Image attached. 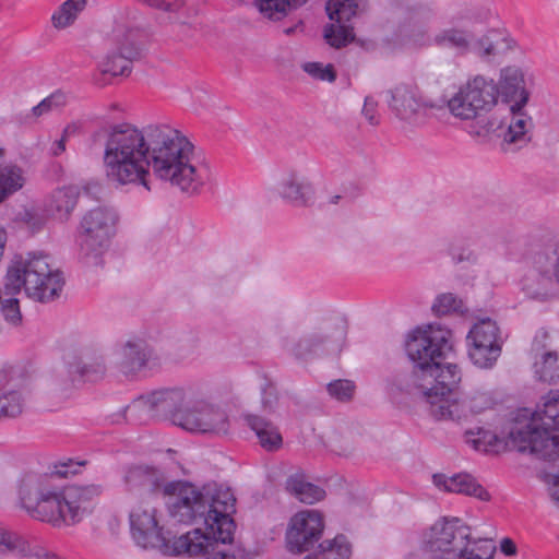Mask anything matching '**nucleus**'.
<instances>
[{"label": "nucleus", "mask_w": 559, "mask_h": 559, "mask_svg": "<svg viewBox=\"0 0 559 559\" xmlns=\"http://www.w3.org/2000/svg\"><path fill=\"white\" fill-rule=\"evenodd\" d=\"M165 493L173 495L170 512L174 518L185 523L200 518L204 527L173 540L170 533L159 525L156 509L140 504L129 515L132 537L139 546L156 548L165 555L198 554L210 538L223 542L229 538L236 502L229 489L204 488L200 491L191 484L176 483L166 485Z\"/></svg>", "instance_id": "f03ea898"}, {"label": "nucleus", "mask_w": 559, "mask_h": 559, "mask_svg": "<svg viewBox=\"0 0 559 559\" xmlns=\"http://www.w3.org/2000/svg\"><path fill=\"white\" fill-rule=\"evenodd\" d=\"M500 90L502 95L513 104L510 106V117L495 128L496 122L491 119L477 121L469 133L474 136H487L489 133L500 129L498 134L502 138L504 151H515L525 146L532 139L534 128L533 119L523 110L530 93L525 88L524 75L520 69L506 68L501 71Z\"/></svg>", "instance_id": "39448f33"}, {"label": "nucleus", "mask_w": 559, "mask_h": 559, "mask_svg": "<svg viewBox=\"0 0 559 559\" xmlns=\"http://www.w3.org/2000/svg\"><path fill=\"white\" fill-rule=\"evenodd\" d=\"M117 221L116 211L109 206H96L82 216L79 227L80 259L86 265H102Z\"/></svg>", "instance_id": "9d476101"}, {"label": "nucleus", "mask_w": 559, "mask_h": 559, "mask_svg": "<svg viewBox=\"0 0 559 559\" xmlns=\"http://www.w3.org/2000/svg\"><path fill=\"white\" fill-rule=\"evenodd\" d=\"M67 372L71 382L79 379L95 381L105 374L106 364L100 355L85 357L84 360L78 362H68Z\"/></svg>", "instance_id": "cd10ccee"}, {"label": "nucleus", "mask_w": 559, "mask_h": 559, "mask_svg": "<svg viewBox=\"0 0 559 559\" xmlns=\"http://www.w3.org/2000/svg\"><path fill=\"white\" fill-rule=\"evenodd\" d=\"M10 556L16 559H58L48 550L33 545L25 535L0 524V559Z\"/></svg>", "instance_id": "aec40b11"}, {"label": "nucleus", "mask_w": 559, "mask_h": 559, "mask_svg": "<svg viewBox=\"0 0 559 559\" xmlns=\"http://www.w3.org/2000/svg\"><path fill=\"white\" fill-rule=\"evenodd\" d=\"M533 372L537 381L556 384L559 382V334L539 330L532 343Z\"/></svg>", "instance_id": "4468645a"}, {"label": "nucleus", "mask_w": 559, "mask_h": 559, "mask_svg": "<svg viewBox=\"0 0 559 559\" xmlns=\"http://www.w3.org/2000/svg\"><path fill=\"white\" fill-rule=\"evenodd\" d=\"M545 483L548 487V493L551 501L559 509V473L547 474L545 476Z\"/></svg>", "instance_id": "3c124183"}, {"label": "nucleus", "mask_w": 559, "mask_h": 559, "mask_svg": "<svg viewBox=\"0 0 559 559\" xmlns=\"http://www.w3.org/2000/svg\"><path fill=\"white\" fill-rule=\"evenodd\" d=\"M142 48L136 41V33H117L115 46L98 62L100 74L110 76H128L132 64L141 58Z\"/></svg>", "instance_id": "dca6fc26"}, {"label": "nucleus", "mask_w": 559, "mask_h": 559, "mask_svg": "<svg viewBox=\"0 0 559 559\" xmlns=\"http://www.w3.org/2000/svg\"><path fill=\"white\" fill-rule=\"evenodd\" d=\"M346 335V326L340 322L321 325L305 334L293 344L288 352L297 359H307L324 353L335 352L341 348Z\"/></svg>", "instance_id": "2eb2a0df"}, {"label": "nucleus", "mask_w": 559, "mask_h": 559, "mask_svg": "<svg viewBox=\"0 0 559 559\" xmlns=\"http://www.w3.org/2000/svg\"><path fill=\"white\" fill-rule=\"evenodd\" d=\"M320 550L305 559H348L350 546L345 536L338 535L332 540H324L319 545Z\"/></svg>", "instance_id": "e433bc0d"}, {"label": "nucleus", "mask_w": 559, "mask_h": 559, "mask_svg": "<svg viewBox=\"0 0 559 559\" xmlns=\"http://www.w3.org/2000/svg\"><path fill=\"white\" fill-rule=\"evenodd\" d=\"M545 254L552 270V275L559 286V240H550L543 246Z\"/></svg>", "instance_id": "de8ad7c7"}, {"label": "nucleus", "mask_w": 559, "mask_h": 559, "mask_svg": "<svg viewBox=\"0 0 559 559\" xmlns=\"http://www.w3.org/2000/svg\"><path fill=\"white\" fill-rule=\"evenodd\" d=\"M471 99L477 106L478 110L488 111L496 105L499 88L493 80H487L484 76H475L464 84Z\"/></svg>", "instance_id": "a878e982"}, {"label": "nucleus", "mask_w": 559, "mask_h": 559, "mask_svg": "<svg viewBox=\"0 0 559 559\" xmlns=\"http://www.w3.org/2000/svg\"><path fill=\"white\" fill-rule=\"evenodd\" d=\"M424 558L491 559V539L472 538L471 528L457 518L437 521L424 537Z\"/></svg>", "instance_id": "6e6552de"}, {"label": "nucleus", "mask_w": 559, "mask_h": 559, "mask_svg": "<svg viewBox=\"0 0 559 559\" xmlns=\"http://www.w3.org/2000/svg\"><path fill=\"white\" fill-rule=\"evenodd\" d=\"M236 525L233 521V528L230 530V536L226 540H221L218 538H210L206 540V544L204 545V549L198 554H189L190 556H199L203 555L206 556V559H238L237 556L233 552L230 554L226 548V544H230L234 538V532H235Z\"/></svg>", "instance_id": "ea45409f"}, {"label": "nucleus", "mask_w": 559, "mask_h": 559, "mask_svg": "<svg viewBox=\"0 0 559 559\" xmlns=\"http://www.w3.org/2000/svg\"><path fill=\"white\" fill-rule=\"evenodd\" d=\"M269 395H272V394L270 393ZM272 403H273V401H272L271 396H267V397L264 396L262 400V404H263L264 408H272Z\"/></svg>", "instance_id": "5fc2aeb1"}, {"label": "nucleus", "mask_w": 559, "mask_h": 559, "mask_svg": "<svg viewBox=\"0 0 559 559\" xmlns=\"http://www.w3.org/2000/svg\"><path fill=\"white\" fill-rule=\"evenodd\" d=\"M3 157H4V152L2 148H0V166L2 165Z\"/></svg>", "instance_id": "13d9d810"}, {"label": "nucleus", "mask_w": 559, "mask_h": 559, "mask_svg": "<svg viewBox=\"0 0 559 559\" xmlns=\"http://www.w3.org/2000/svg\"><path fill=\"white\" fill-rule=\"evenodd\" d=\"M362 115L365 119L369 122V124H379L380 117L378 114V102L372 96H367L365 98Z\"/></svg>", "instance_id": "8fccbe9b"}, {"label": "nucleus", "mask_w": 559, "mask_h": 559, "mask_svg": "<svg viewBox=\"0 0 559 559\" xmlns=\"http://www.w3.org/2000/svg\"><path fill=\"white\" fill-rule=\"evenodd\" d=\"M176 420L182 429L197 433H226L229 421L226 413L204 400H189L183 415Z\"/></svg>", "instance_id": "ddd939ff"}, {"label": "nucleus", "mask_w": 559, "mask_h": 559, "mask_svg": "<svg viewBox=\"0 0 559 559\" xmlns=\"http://www.w3.org/2000/svg\"><path fill=\"white\" fill-rule=\"evenodd\" d=\"M461 382V371L454 364L443 365L441 360L432 364L429 371L416 376L412 381L401 383V391L419 393L429 405V413L438 420L467 418L464 404L455 397L454 390Z\"/></svg>", "instance_id": "0eeeda50"}, {"label": "nucleus", "mask_w": 559, "mask_h": 559, "mask_svg": "<svg viewBox=\"0 0 559 559\" xmlns=\"http://www.w3.org/2000/svg\"><path fill=\"white\" fill-rule=\"evenodd\" d=\"M2 313L5 321L12 325H17L22 321L19 300L16 298H9L2 302Z\"/></svg>", "instance_id": "09e8293b"}, {"label": "nucleus", "mask_w": 559, "mask_h": 559, "mask_svg": "<svg viewBox=\"0 0 559 559\" xmlns=\"http://www.w3.org/2000/svg\"><path fill=\"white\" fill-rule=\"evenodd\" d=\"M323 528V518L319 511L305 510L296 513L286 532L287 549L295 554L310 550L321 538Z\"/></svg>", "instance_id": "f3484780"}, {"label": "nucleus", "mask_w": 559, "mask_h": 559, "mask_svg": "<svg viewBox=\"0 0 559 559\" xmlns=\"http://www.w3.org/2000/svg\"><path fill=\"white\" fill-rule=\"evenodd\" d=\"M432 480L436 487L448 492L464 493L483 501L490 499L488 491L473 476L466 473L456 474L451 477L444 474H435Z\"/></svg>", "instance_id": "b1692460"}, {"label": "nucleus", "mask_w": 559, "mask_h": 559, "mask_svg": "<svg viewBox=\"0 0 559 559\" xmlns=\"http://www.w3.org/2000/svg\"><path fill=\"white\" fill-rule=\"evenodd\" d=\"M307 1L308 0H255V5L265 17L280 20L286 14L287 7H299Z\"/></svg>", "instance_id": "58836bf2"}, {"label": "nucleus", "mask_w": 559, "mask_h": 559, "mask_svg": "<svg viewBox=\"0 0 559 559\" xmlns=\"http://www.w3.org/2000/svg\"><path fill=\"white\" fill-rule=\"evenodd\" d=\"M123 483L129 492L147 496L159 491L164 486V474L152 466L135 465L127 469Z\"/></svg>", "instance_id": "5701e85b"}, {"label": "nucleus", "mask_w": 559, "mask_h": 559, "mask_svg": "<svg viewBox=\"0 0 559 559\" xmlns=\"http://www.w3.org/2000/svg\"><path fill=\"white\" fill-rule=\"evenodd\" d=\"M246 421L248 426L255 432L260 444L264 449L274 451L282 445V436L271 421L257 415L246 416Z\"/></svg>", "instance_id": "c85d7f7f"}, {"label": "nucleus", "mask_w": 559, "mask_h": 559, "mask_svg": "<svg viewBox=\"0 0 559 559\" xmlns=\"http://www.w3.org/2000/svg\"><path fill=\"white\" fill-rule=\"evenodd\" d=\"M466 338L467 342L500 345V347H502L503 344L497 323L489 318L476 322L469 330Z\"/></svg>", "instance_id": "2f4dec72"}, {"label": "nucleus", "mask_w": 559, "mask_h": 559, "mask_svg": "<svg viewBox=\"0 0 559 559\" xmlns=\"http://www.w3.org/2000/svg\"><path fill=\"white\" fill-rule=\"evenodd\" d=\"M471 99L464 85L448 100L442 102L451 115L461 120L477 119L480 115L477 106Z\"/></svg>", "instance_id": "c756f323"}, {"label": "nucleus", "mask_w": 559, "mask_h": 559, "mask_svg": "<svg viewBox=\"0 0 559 559\" xmlns=\"http://www.w3.org/2000/svg\"><path fill=\"white\" fill-rule=\"evenodd\" d=\"M190 399L180 389H169L140 396L111 419L114 424L123 421L145 423L150 418L169 419L176 426L177 415H183Z\"/></svg>", "instance_id": "9b49d317"}, {"label": "nucleus", "mask_w": 559, "mask_h": 559, "mask_svg": "<svg viewBox=\"0 0 559 559\" xmlns=\"http://www.w3.org/2000/svg\"><path fill=\"white\" fill-rule=\"evenodd\" d=\"M391 112L411 126L425 124L430 117L444 109L443 103L427 98L417 84L399 83L385 92Z\"/></svg>", "instance_id": "f8f14e48"}, {"label": "nucleus", "mask_w": 559, "mask_h": 559, "mask_svg": "<svg viewBox=\"0 0 559 559\" xmlns=\"http://www.w3.org/2000/svg\"><path fill=\"white\" fill-rule=\"evenodd\" d=\"M64 281L62 273L52 265L44 252L16 254L11 260L4 277V292L15 295L22 289L36 301L48 302L59 297Z\"/></svg>", "instance_id": "423d86ee"}, {"label": "nucleus", "mask_w": 559, "mask_h": 559, "mask_svg": "<svg viewBox=\"0 0 559 559\" xmlns=\"http://www.w3.org/2000/svg\"><path fill=\"white\" fill-rule=\"evenodd\" d=\"M87 0H67L52 14L51 22L56 28L62 29L74 23L78 15L85 9Z\"/></svg>", "instance_id": "4c0bfd02"}, {"label": "nucleus", "mask_w": 559, "mask_h": 559, "mask_svg": "<svg viewBox=\"0 0 559 559\" xmlns=\"http://www.w3.org/2000/svg\"><path fill=\"white\" fill-rule=\"evenodd\" d=\"M23 406L24 397L21 391L8 390L0 392V419L20 415Z\"/></svg>", "instance_id": "79ce46f5"}, {"label": "nucleus", "mask_w": 559, "mask_h": 559, "mask_svg": "<svg viewBox=\"0 0 559 559\" xmlns=\"http://www.w3.org/2000/svg\"><path fill=\"white\" fill-rule=\"evenodd\" d=\"M510 40L500 32L490 31L485 36L474 41L472 37L471 50L480 57H490L510 49Z\"/></svg>", "instance_id": "7c9ffc66"}, {"label": "nucleus", "mask_w": 559, "mask_h": 559, "mask_svg": "<svg viewBox=\"0 0 559 559\" xmlns=\"http://www.w3.org/2000/svg\"><path fill=\"white\" fill-rule=\"evenodd\" d=\"M286 490L302 503L313 504L325 497L321 487L308 481L304 472H296L286 479Z\"/></svg>", "instance_id": "bb28decb"}, {"label": "nucleus", "mask_w": 559, "mask_h": 559, "mask_svg": "<svg viewBox=\"0 0 559 559\" xmlns=\"http://www.w3.org/2000/svg\"><path fill=\"white\" fill-rule=\"evenodd\" d=\"M468 343V357L471 361L478 368H492L501 355L502 347L500 345H486L484 343Z\"/></svg>", "instance_id": "72a5a7b5"}, {"label": "nucleus", "mask_w": 559, "mask_h": 559, "mask_svg": "<svg viewBox=\"0 0 559 559\" xmlns=\"http://www.w3.org/2000/svg\"><path fill=\"white\" fill-rule=\"evenodd\" d=\"M79 197L80 190L76 186L58 188L46 200V212L55 219L64 222L74 211Z\"/></svg>", "instance_id": "393cba45"}, {"label": "nucleus", "mask_w": 559, "mask_h": 559, "mask_svg": "<svg viewBox=\"0 0 559 559\" xmlns=\"http://www.w3.org/2000/svg\"><path fill=\"white\" fill-rule=\"evenodd\" d=\"M432 43L439 47L453 48L465 53L471 50L472 34L457 28L442 29L435 35Z\"/></svg>", "instance_id": "473e14b6"}, {"label": "nucleus", "mask_w": 559, "mask_h": 559, "mask_svg": "<svg viewBox=\"0 0 559 559\" xmlns=\"http://www.w3.org/2000/svg\"><path fill=\"white\" fill-rule=\"evenodd\" d=\"M329 394L337 401H349L355 392L354 382L345 379L332 381L326 386Z\"/></svg>", "instance_id": "c03bdc74"}, {"label": "nucleus", "mask_w": 559, "mask_h": 559, "mask_svg": "<svg viewBox=\"0 0 559 559\" xmlns=\"http://www.w3.org/2000/svg\"><path fill=\"white\" fill-rule=\"evenodd\" d=\"M532 272L521 281V289L532 300L549 301L557 296V282L543 247L532 255Z\"/></svg>", "instance_id": "a211bd4d"}, {"label": "nucleus", "mask_w": 559, "mask_h": 559, "mask_svg": "<svg viewBox=\"0 0 559 559\" xmlns=\"http://www.w3.org/2000/svg\"><path fill=\"white\" fill-rule=\"evenodd\" d=\"M60 473H61V474H63V475H66V476L68 475V471H66V472H60Z\"/></svg>", "instance_id": "bf43d9fd"}, {"label": "nucleus", "mask_w": 559, "mask_h": 559, "mask_svg": "<svg viewBox=\"0 0 559 559\" xmlns=\"http://www.w3.org/2000/svg\"><path fill=\"white\" fill-rule=\"evenodd\" d=\"M117 366L123 374H135L153 357L152 347L142 338H130L116 350Z\"/></svg>", "instance_id": "4be33fe9"}, {"label": "nucleus", "mask_w": 559, "mask_h": 559, "mask_svg": "<svg viewBox=\"0 0 559 559\" xmlns=\"http://www.w3.org/2000/svg\"><path fill=\"white\" fill-rule=\"evenodd\" d=\"M466 442L483 452H498L504 445L502 438L484 428L466 431Z\"/></svg>", "instance_id": "c9c22d12"}, {"label": "nucleus", "mask_w": 559, "mask_h": 559, "mask_svg": "<svg viewBox=\"0 0 559 559\" xmlns=\"http://www.w3.org/2000/svg\"><path fill=\"white\" fill-rule=\"evenodd\" d=\"M500 549L501 551L507 556L515 555L516 552V546L510 538H503L500 543Z\"/></svg>", "instance_id": "864d4df0"}, {"label": "nucleus", "mask_w": 559, "mask_h": 559, "mask_svg": "<svg viewBox=\"0 0 559 559\" xmlns=\"http://www.w3.org/2000/svg\"><path fill=\"white\" fill-rule=\"evenodd\" d=\"M452 347V332L445 328L429 324L425 329L414 330L405 343V350L414 364V369L411 373L395 377L394 383L397 389H401V383L414 380L416 376H421L426 370L429 371L431 365L445 358Z\"/></svg>", "instance_id": "1a4fd4ad"}, {"label": "nucleus", "mask_w": 559, "mask_h": 559, "mask_svg": "<svg viewBox=\"0 0 559 559\" xmlns=\"http://www.w3.org/2000/svg\"><path fill=\"white\" fill-rule=\"evenodd\" d=\"M280 197L295 206H309L313 202L314 188L299 170H287L278 183Z\"/></svg>", "instance_id": "412c9836"}, {"label": "nucleus", "mask_w": 559, "mask_h": 559, "mask_svg": "<svg viewBox=\"0 0 559 559\" xmlns=\"http://www.w3.org/2000/svg\"><path fill=\"white\" fill-rule=\"evenodd\" d=\"M325 9L334 23L325 27L324 37L331 46L341 48L354 39L348 23L358 12V0H328Z\"/></svg>", "instance_id": "6ab92c4d"}, {"label": "nucleus", "mask_w": 559, "mask_h": 559, "mask_svg": "<svg viewBox=\"0 0 559 559\" xmlns=\"http://www.w3.org/2000/svg\"><path fill=\"white\" fill-rule=\"evenodd\" d=\"M298 27H299V24H297V25H295V26H290V27L284 28V31H283V32H284L286 35H292V34H294V33L297 31V28H298Z\"/></svg>", "instance_id": "6e6d98bb"}, {"label": "nucleus", "mask_w": 559, "mask_h": 559, "mask_svg": "<svg viewBox=\"0 0 559 559\" xmlns=\"http://www.w3.org/2000/svg\"><path fill=\"white\" fill-rule=\"evenodd\" d=\"M75 130L74 127L68 126L62 133V136L60 140L56 141L51 147V152L55 156L60 155L66 151V142L70 133H73Z\"/></svg>", "instance_id": "603ef678"}, {"label": "nucleus", "mask_w": 559, "mask_h": 559, "mask_svg": "<svg viewBox=\"0 0 559 559\" xmlns=\"http://www.w3.org/2000/svg\"><path fill=\"white\" fill-rule=\"evenodd\" d=\"M301 68L311 78L317 80L333 82L336 79L332 64L324 66L321 62H306Z\"/></svg>", "instance_id": "a18cd8bd"}, {"label": "nucleus", "mask_w": 559, "mask_h": 559, "mask_svg": "<svg viewBox=\"0 0 559 559\" xmlns=\"http://www.w3.org/2000/svg\"><path fill=\"white\" fill-rule=\"evenodd\" d=\"M25 183L23 171L15 165L0 166V203L19 191Z\"/></svg>", "instance_id": "f704fd0d"}, {"label": "nucleus", "mask_w": 559, "mask_h": 559, "mask_svg": "<svg viewBox=\"0 0 559 559\" xmlns=\"http://www.w3.org/2000/svg\"><path fill=\"white\" fill-rule=\"evenodd\" d=\"M460 403L466 406L468 416L491 409L496 404V400L489 391L475 390L466 399L460 400Z\"/></svg>", "instance_id": "a19ab883"}, {"label": "nucleus", "mask_w": 559, "mask_h": 559, "mask_svg": "<svg viewBox=\"0 0 559 559\" xmlns=\"http://www.w3.org/2000/svg\"><path fill=\"white\" fill-rule=\"evenodd\" d=\"M341 198H342V197H341L340 194H335V195L331 197V199H330L329 203H330V204H337V203H338V201L341 200Z\"/></svg>", "instance_id": "4d7b16f0"}, {"label": "nucleus", "mask_w": 559, "mask_h": 559, "mask_svg": "<svg viewBox=\"0 0 559 559\" xmlns=\"http://www.w3.org/2000/svg\"><path fill=\"white\" fill-rule=\"evenodd\" d=\"M431 309L436 316L463 313L466 310L463 300L457 298L452 293H444L437 296Z\"/></svg>", "instance_id": "37998d69"}, {"label": "nucleus", "mask_w": 559, "mask_h": 559, "mask_svg": "<svg viewBox=\"0 0 559 559\" xmlns=\"http://www.w3.org/2000/svg\"><path fill=\"white\" fill-rule=\"evenodd\" d=\"M17 493L21 507L32 519L60 528L75 525L92 513L100 487L73 485L60 490L49 476L28 473L20 479Z\"/></svg>", "instance_id": "7ed1b4c3"}, {"label": "nucleus", "mask_w": 559, "mask_h": 559, "mask_svg": "<svg viewBox=\"0 0 559 559\" xmlns=\"http://www.w3.org/2000/svg\"><path fill=\"white\" fill-rule=\"evenodd\" d=\"M105 177L115 187L142 186L151 190L150 169L159 180L194 195L209 179V165L190 139L169 124L143 129L129 123L106 131Z\"/></svg>", "instance_id": "f257e3e1"}, {"label": "nucleus", "mask_w": 559, "mask_h": 559, "mask_svg": "<svg viewBox=\"0 0 559 559\" xmlns=\"http://www.w3.org/2000/svg\"><path fill=\"white\" fill-rule=\"evenodd\" d=\"M67 97L61 92H56L43 99L38 105L33 107V114L36 117L45 115L49 111L60 109L66 105Z\"/></svg>", "instance_id": "49530a36"}, {"label": "nucleus", "mask_w": 559, "mask_h": 559, "mask_svg": "<svg viewBox=\"0 0 559 559\" xmlns=\"http://www.w3.org/2000/svg\"><path fill=\"white\" fill-rule=\"evenodd\" d=\"M535 412H518L509 430V444L521 453L542 461L559 459V390L543 397Z\"/></svg>", "instance_id": "20e7f679"}]
</instances>
